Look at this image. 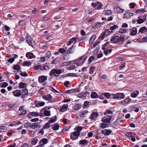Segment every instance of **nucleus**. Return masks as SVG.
<instances>
[{
  "label": "nucleus",
  "instance_id": "nucleus-41",
  "mask_svg": "<svg viewBox=\"0 0 147 147\" xmlns=\"http://www.w3.org/2000/svg\"><path fill=\"white\" fill-rule=\"evenodd\" d=\"M31 64L28 61H26L24 63L23 66H29Z\"/></svg>",
  "mask_w": 147,
  "mask_h": 147
},
{
  "label": "nucleus",
  "instance_id": "nucleus-17",
  "mask_svg": "<svg viewBox=\"0 0 147 147\" xmlns=\"http://www.w3.org/2000/svg\"><path fill=\"white\" fill-rule=\"evenodd\" d=\"M87 59L86 56H83L81 57L79 59V63H80V65H82L85 62V60Z\"/></svg>",
  "mask_w": 147,
  "mask_h": 147
},
{
  "label": "nucleus",
  "instance_id": "nucleus-53",
  "mask_svg": "<svg viewBox=\"0 0 147 147\" xmlns=\"http://www.w3.org/2000/svg\"><path fill=\"white\" fill-rule=\"evenodd\" d=\"M105 34H101L100 36L99 37V38L102 40L104 39V37H105Z\"/></svg>",
  "mask_w": 147,
  "mask_h": 147
},
{
  "label": "nucleus",
  "instance_id": "nucleus-6",
  "mask_svg": "<svg viewBox=\"0 0 147 147\" xmlns=\"http://www.w3.org/2000/svg\"><path fill=\"white\" fill-rule=\"evenodd\" d=\"M47 76H42L38 77V81L40 83H42L46 80L47 79Z\"/></svg>",
  "mask_w": 147,
  "mask_h": 147
},
{
  "label": "nucleus",
  "instance_id": "nucleus-18",
  "mask_svg": "<svg viewBox=\"0 0 147 147\" xmlns=\"http://www.w3.org/2000/svg\"><path fill=\"white\" fill-rule=\"evenodd\" d=\"M96 37V36L95 34H93L92 35L89 41L90 44H92L94 42Z\"/></svg>",
  "mask_w": 147,
  "mask_h": 147
},
{
  "label": "nucleus",
  "instance_id": "nucleus-54",
  "mask_svg": "<svg viewBox=\"0 0 147 147\" xmlns=\"http://www.w3.org/2000/svg\"><path fill=\"white\" fill-rule=\"evenodd\" d=\"M107 125L105 123H102L100 124V126L101 127L105 128L106 127Z\"/></svg>",
  "mask_w": 147,
  "mask_h": 147
},
{
  "label": "nucleus",
  "instance_id": "nucleus-8",
  "mask_svg": "<svg viewBox=\"0 0 147 147\" xmlns=\"http://www.w3.org/2000/svg\"><path fill=\"white\" fill-rule=\"evenodd\" d=\"M13 94L15 96L19 97L21 95V92L20 90H17L13 92Z\"/></svg>",
  "mask_w": 147,
  "mask_h": 147
},
{
  "label": "nucleus",
  "instance_id": "nucleus-30",
  "mask_svg": "<svg viewBox=\"0 0 147 147\" xmlns=\"http://www.w3.org/2000/svg\"><path fill=\"white\" fill-rule=\"evenodd\" d=\"M47 141L48 140L47 138H44L41 139V140L39 144H41L42 143L44 145L47 143Z\"/></svg>",
  "mask_w": 147,
  "mask_h": 147
},
{
  "label": "nucleus",
  "instance_id": "nucleus-35",
  "mask_svg": "<svg viewBox=\"0 0 147 147\" xmlns=\"http://www.w3.org/2000/svg\"><path fill=\"white\" fill-rule=\"evenodd\" d=\"M0 85L1 87L5 88L8 86V84L6 82H3L0 84Z\"/></svg>",
  "mask_w": 147,
  "mask_h": 147
},
{
  "label": "nucleus",
  "instance_id": "nucleus-37",
  "mask_svg": "<svg viewBox=\"0 0 147 147\" xmlns=\"http://www.w3.org/2000/svg\"><path fill=\"white\" fill-rule=\"evenodd\" d=\"M95 70V67H94L92 66L90 68V74H92L94 71Z\"/></svg>",
  "mask_w": 147,
  "mask_h": 147
},
{
  "label": "nucleus",
  "instance_id": "nucleus-58",
  "mask_svg": "<svg viewBox=\"0 0 147 147\" xmlns=\"http://www.w3.org/2000/svg\"><path fill=\"white\" fill-rule=\"evenodd\" d=\"M106 132L105 133V134L106 135H109L111 132V131L109 129L106 130Z\"/></svg>",
  "mask_w": 147,
  "mask_h": 147
},
{
  "label": "nucleus",
  "instance_id": "nucleus-64",
  "mask_svg": "<svg viewBox=\"0 0 147 147\" xmlns=\"http://www.w3.org/2000/svg\"><path fill=\"white\" fill-rule=\"evenodd\" d=\"M45 104V102H38V105L40 107L44 106Z\"/></svg>",
  "mask_w": 147,
  "mask_h": 147
},
{
  "label": "nucleus",
  "instance_id": "nucleus-63",
  "mask_svg": "<svg viewBox=\"0 0 147 147\" xmlns=\"http://www.w3.org/2000/svg\"><path fill=\"white\" fill-rule=\"evenodd\" d=\"M20 69V67L19 65H15L14 66L13 69L15 70H18Z\"/></svg>",
  "mask_w": 147,
  "mask_h": 147
},
{
  "label": "nucleus",
  "instance_id": "nucleus-7",
  "mask_svg": "<svg viewBox=\"0 0 147 147\" xmlns=\"http://www.w3.org/2000/svg\"><path fill=\"white\" fill-rule=\"evenodd\" d=\"M134 13H133L127 12L123 14V18L125 19H128L130 17L133 16Z\"/></svg>",
  "mask_w": 147,
  "mask_h": 147
},
{
  "label": "nucleus",
  "instance_id": "nucleus-32",
  "mask_svg": "<svg viewBox=\"0 0 147 147\" xmlns=\"http://www.w3.org/2000/svg\"><path fill=\"white\" fill-rule=\"evenodd\" d=\"M127 136L129 137H135L136 136V134L131 132H129L127 133Z\"/></svg>",
  "mask_w": 147,
  "mask_h": 147
},
{
  "label": "nucleus",
  "instance_id": "nucleus-46",
  "mask_svg": "<svg viewBox=\"0 0 147 147\" xmlns=\"http://www.w3.org/2000/svg\"><path fill=\"white\" fill-rule=\"evenodd\" d=\"M55 119L53 118H51L48 121V122L50 124L55 122Z\"/></svg>",
  "mask_w": 147,
  "mask_h": 147
},
{
  "label": "nucleus",
  "instance_id": "nucleus-21",
  "mask_svg": "<svg viewBox=\"0 0 147 147\" xmlns=\"http://www.w3.org/2000/svg\"><path fill=\"white\" fill-rule=\"evenodd\" d=\"M108 117H109V118H107L104 119H102V121L103 122H104L106 123H109L110 122L111 120V119L112 116H108Z\"/></svg>",
  "mask_w": 147,
  "mask_h": 147
},
{
  "label": "nucleus",
  "instance_id": "nucleus-12",
  "mask_svg": "<svg viewBox=\"0 0 147 147\" xmlns=\"http://www.w3.org/2000/svg\"><path fill=\"white\" fill-rule=\"evenodd\" d=\"M112 13V11L110 9H108L104 10L103 11L102 14L104 15H110Z\"/></svg>",
  "mask_w": 147,
  "mask_h": 147
},
{
  "label": "nucleus",
  "instance_id": "nucleus-61",
  "mask_svg": "<svg viewBox=\"0 0 147 147\" xmlns=\"http://www.w3.org/2000/svg\"><path fill=\"white\" fill-rule=\"evenodd\" d=\"M82 127L81 126L78 127H76V130L78 132H80V131L82 129Z\"/></svg>",
  "mask_w": 147,
  "mask_h": 147
},
{
  "label": "nucleus",
  "instance_id": "nucleus-36",
  "mask_svg": "<svg viewBox=\"0 0 147 147\" xmlns=\"http://www.w3.org/2000/svg\"><path fill=\"white\" fill-rule=\"evenodd\" d=\"M50 126V124L48 122L46 123L43 126V128L45 129L49 128Z\"/></svg>",
  "mask_w": 147,
  "mask_h": 147
},
{
  "label": "nucleus",
  "instance_id": "nucleus-56",
  "mask_svg": "<svg viewBox=\"0 0 147 147\" xmlns=\"http://www.w3.org/2000/svg\"><path fill=\"white\" fill-rule=\"evenodd\" d=\"M145 20H144L142 19H139L138 20L137 22L139 24H141L143 23Z\"/></svg>",
  "mask_w": 147,
  "mask_h": 147
},
{
  "label": "nucleus",
  "instance_id": "nucleus-26",
  "mask_svg": "<svg viewBox=\"0 0 147 147\" xmlns=\"http://www.w3.org/2000/svg\"><path fill=\"white\" fill-rule=\"evenodd\" d=\"M147 31V29L145 27H141L139 31V33H143Z\"/></svg>",
  "mask_w": 147,
  "mask_h": 147
},
{
  "label": "nucleus",
  "instance_id": "nucleus-5",
  "mask_svg": "<svg viewBox=\"0 0 147 147\" xmlns=\"http://www.w3.org/2000/svg\"><path fill=\"white\" fill-rule=\"evenodd\" d=\"M30 127L34 130L36 128H39L40 127V125L38 123H33L29 125Z\"/></svg>",
  "mask_w": 147,
  "mask_h": 147
},
{
  "label": "nucleus",
  "instance_id": "nucleus-19",
  "mask_svg": "<svg viewBox=\"0 0 147 147\" xmlns=\"http://www.w3.org/2000/svg\"><path fill=\"white\" fill-rule=\"evenodd\" d=\"M77 39V38L75 37L71 39L69 41V44H68L67 45H70L71 44L73 43H75L76 41V40Z\"/></svg>",
  "mask_w": 147,
  "mask_h": 147
},
{
  "label": "nucleus",
  "instance_id": "nucleus-16",
  "mask_svg": "<svg viewBox=\"0 0 147 147\" xmlns=\"http://www.w3.org/2000/svg\"><path fill=\"white\" fill-rule=\"evenodd\" d=\"M21 95L23 98L25 97L28 95V92L26 89H24L22 90L21 92Z\"/></svg>",
  "mask_w": 147,
  "mask_h": 147
},
{
  "label": "nucleus",
  "instance_id": "nucleus-52",
  "mask_svg": "<svg viewBox=\"0 0 147 147\" xmlns=\"http://www.w3.org/2000/svg\"><path fill=\"white\" fill-rule=\"evenodd\" d=\"M119 98L120 99L123 98L125 97V95L123 93H119Z\"/></svg>",
  "mask_w": 147,
  "mask_h": 147
},
{
  "label": "nucleus",
  "instance_id": "nucleus-25",
  "mask_svg": "<svg viewBox=\"0 0 147 147\" xmlns=\"http://www.w3.org/2000/svg\"><path fill=\"white\" fill-rule=\"evenodd\" d=\"M27 86V84L22 82H20L19 83V87L20 88H24L26 87Z\"/></svg>",
  "mask_w": 147,
  "mask_h": 147
},
{
  "label": "nucleus",
  "instance_id": "nucleus-27",
  "mask_svg": "<svg viewBox=\"0 0 147 147\" xmlns=\"http://www.w3.org/2000/svg\"><path fill=\"white\" fill-rule=\"evenodd\" d=\"M87 94L86 93H81L78 95V97L81 98H84L86 97Z\"/></svg>",
  "mask_w": 147,
  "mask_h": 147
},
{
  "label": "nucleus",
  "instance_id": "nucleus-49",
  "mask_svg": "<svg viewBox=\"0 0 147 147\" xmlns=\"http://www.w3.org/2000/svg\"><path fill=\"white\" fill-rule=\"evenodd\" d=\"M37 140H38L37 138H34L32 140L31 143L33 145H34L37 143Z\"/></svg>",
  "mask_w": 147,
  "mask_h": 147
},
{
  "label": "nucleus",
  "instance_id": "nucleus-38",
  "mask_svg": "<svg viewBox=\"0 0 147 147\" xmlns=\"http://www.w3.org/2000/svg\"><path fill=\"white\" fill-rule=\"evenodd\" d=\"M59 128V125L58 124H56L53 127H52V128L53 130H58Z\"/></svg>",
  "mask_w": 147,
  "mask_h": 147
},
{
  "label": "nucleus",
  "instance_id": "nucleus-13",
  "mask_svg": "<svg viewBox=\"0 0 147 147\" xmlns=\"http://www.w3.org/2000/svg\"><path fill=\"white\" fill-rule=\"evenodd\" d=\"M88 113V112L87 111H84L80 113V116L82 117H85L87 115Z\"/></svg>",
  "mask_w": 147,
  "mask_h": 147
},
{
  "label": "nucleus",
  "instance_id": "nucleus-42",
  "mask_svg": "<svg viewBox=\"0 0 147 147\" xmlns=\"http://www.w3.org/2000/svg\"><path fill=\"white\" fill-rule=\"evenodd\" d=\"M80 65V63L79 62L75 63L74 64V65H72L71 66L72 67L74 68H75L76 67H78V66L80 65Z\"/></svg>",
  "mask_w": 147,
  "mask_h": 147
},
{
  "label": "nucleus",
  "instance_id": "nucleus-14",
  "mask_svg": "<svg viewBox=\"0 0 147 147\" xmlns=\"http://www.w3.org/2000/svg\"><path fill=\"white\" fill-rule=\"evenodd\" d=\"M26 56L27 58L30 59L35 58V57L34 55L33 54L30 52L27 53L26 54Z\"/></svg>",
  "mask_w": 147,
  "mask_h": 147
},
{
  "label": "nucleus",
  "instance_id": "nucleus-1",
  "mask_svg": "<svg viewBox=\"0 0 147 147\" xmlns=\"http://www.w3.org/2000/svg\"><path fill=\"white\" fill-rule=\"evenodd\" d=\"M125 36L124 35H121L120 36H113L111 38V42L113 43H117L120 44L123 43L125 40Z\"/></svg>",
  "mask_w": 147,
  "mask_h": 147
},
{
  "label": "nucleus",
  "instance_id": "nucleus-15",
  "mask_svg": "<svg viewBox=\"0 0 147 147\" xmlns=\"http://www.w3.org/2000/svg\"><path fill=\"white\" fill-rule=\"evenodd\" d=\"M40 70L41 71L45 70L47 71L49 70L50 69L49 67L46 65H41Z\"/></svg>",
  "mask_w": 147,
  "mask_h": 147
},
{
  "label": "nucleus",
  "instance_id": "nucleus-20",
  "mask_svg": "<svg viewBox=\"0 0 147 147\" xmlns=\"http://www.w3.org/2000/svg\"><path fill=\"white\" fill-rule=\"evenodd\" d=\"M42 98L44 99L49 101L52 98V96L48 94L46 95L43 96Z\"/></svg>",
  "mask_w": 147,
  "mask_h": 147
},
{
  "label": "nucleus",
  "instance_id": "nucleus-2",
  "mask_svg": "<svg viewBox=\"0 0 147 147\" xmlns=\"http://www.w3.org/2000/svg\"><path fill=\"white\" fill-rule=\"evenodd\" d=\"M51 107H46L42 109L40 111L41 114H43L45 116H49L51 115L50 109Z\"/></svg>",
  "mask_w": 147,
  "mask_h": 147
},
{
  "label": "nucleus",
  "instance_id": "nucleus-34",
  "mask_svg": "<svg viewBox=\"0 0 147 147\" xmlns=\"http://www.w3.org/2000/svg\"><path fill=\"white\" fill-rule=\"evenodd\" d=\"M127 31V30L125 29H120L119 30V32L120 33L123 34L126 33Z\"/></svg>",
  "mask_w": 147,
  "mask_h": 147
},
{
  "label": "nucleus",
  "instance_id": "nucleus-59",
  "mask_svg": "<svg viewBox=\"0 0 147 147\" xmlns=\"http://www.w3.org/2000/svg\"><path fill=\"white\" fill-rule=\"evenodd\" d=\"M75 92V89H71V90H68L66 91V93H74Z\"/></svg>",
  "mask_w": 147,
  "mask_h": 147
},
{
  "label": "nucleus",
  "instance_id": "nucleus-33",
  "mask_svg": "<svg viewBox=\"0 0 147 147\" xmlns=\"http://www.w3.org/2000/svg\"><path fill=\"white\" fill-rule=\"evenodd\" d=\"M80 107L81 106L80 104H77L75 105L73 108L75 110H78L80 109Z\"/></svg>",
  "mask_w": 147,
  "mask_h": 147
},
{
  "label": "nucleus",
  "instance_id": "nucleus-10",
  "mask_svg": "<svg viewBox=\"0 0 147 147\" xmlns=\"http://www.w3.org/2000/svg\"><path fill=\"white\" fill-rule=\"evenodd\" d=\"M98 115L99 114L97 113H92L90 118L91 119V120H93L97 118Z\"/></svg>",
  "mask_w": 147,
  "mask_h": 147
},
{
  "label": "nucleus",
  "instance_id": "nucleus-43",
  "mask_svg": "<svg viewBox=\"0 0 147 147\" xmlns=\"http://www.w3.org/2000/svg\"><path fill=\"white\" fill-rule=\"evenodd\" d=\"M98 5H97V9H100L103 6V5L99 2H98Z\"/></svg>",
  "mask_w": 147,
  "mask_h": 147
},
{
  "label": "nucleus",
  "instance_id": "nucleus-55",
  "mask_svg": "<svg viewBox=\"0 0 147 147\" xmlns=\"http://www.w3.org/2000/svg\"><path fill=\"white\" fill-rule=\"evenodd\" d=\"M102 26V24L101 23L97 22L96 23L95 25V26L97 28H99Z\"/></svg>",
  "mask_w": 147,
  "mask_h": 147
},
{
  "label": "nucleus",
  "instance_id": "nucleus-39",
  "mask_svg": "<svg viewBox=\"0 0 147 147\" xmlns=\"http://www.w3.org/2000/svg\"><path fill=\"white\" fill-rule=\"evenodd\" d=\"M40 45L42 46L43 48H47L48 47V44L46 43H41Z\"/></svg>",
  "mask_w": 147,
  "mask_h": 147
},
{
  "label": "nucleus",
  "instance_id": "nucleus-11",
  "mask_svg": "<svg viewBox=\"0 0 147 147\" xmlns=\"http://www.w3.org/2000/svg\"><path fill=\"white\" fill-rule=\"evenodd\" d=\"M131 33L130 35L131 36L135 35L137 32V29L136 28H134L130 30Z\"/></svg>",
  "mask_w": 147,
  "mask_h": 147
},
{
  "label": "nucleus",
  "instance_id": "nucleus-28",
  "mask_svg": "<svg viewBox=\"0 0 147 147\" xmlns=\"http://www.w3.org/2000/svg\"><path fill=\"white\" fill-rule=\"evenodd\" d=\"M80 144L81 145H86L88 144V141L86 140H80Z\"/></svg>",
  "mask_w": 147,
  "mask_h": 147
},
{
  "label": "nucleus",
  "instance_id": "nucleus-24",
  "mask_svg": "<svg viewBox=\"0 0 147 147\" xmlns=\"http://www.w3.org/2000/svg\"><path fill=\"white\" fill-rule=\"evenodd\" d=\"M139 92L138 91H136L135 92H133L131 94V96L132 98H135L139 94Z\"/></svg>",
  "mask_w": 147,
  "mask_h": 147
},
{
  "label": "nucleus",
  "instance_id": "nucleus-62",
  "mask_svg": "<svg viewBox=\"0 0 147 147\" xmlns=\"http://www.w3.org/2000/svg\"><path fill=\"white\" fill-rule=\"evenodd\" d=\"M66 51V50L63 48H60L59 49V52L61 53H63Z\"/></svg>",
  "mask_w": 147,
  "mask_h": 147
},
{
  "label": "nucleus",
  "instance_id": "nucleus-48",
  "mask_svg": "<svg viewBox=\"0 0 147 147\" xmlns=\"http://www.w3.org/2000/svg\"><path fill=\"white\" fill-rule=\"evenodd\" d=\"M104 93H101L99 95V98L101 99H103L105 98V96Z\"/></svg>",
  "mask_w": 147,
  "mask_h": 147
},
{
  "label": "nucleus",
  "instance_id": "nucleus-9",
  "mask_svg": "<svg viewBox=\"0 0 147 147\" xmlns=\"http://www.w3.org/2000/svg\"><path fill=\"white\" fill-rule=\"evenodd\" d=\"M68 105L67 104H64L59 109V111L61 112H64L67 110L68 108Z\"/></svg>",
  "mask_w": 147,
  "mask_h": 147
},
{
  "label": "nucleus",
  "instance_id": "nucleus-45",
  "mask_svg": "<svg viewBox=\"0 0 147 147\" xmlns=\"http://www.w3.org/2000/svg\"><path fill=\"white\" fill-rule=\"evenodd\" d=\"M130 7L131 9L134 8L136 5V4L134 3H131L129 4Z\"/></svg>",
  "mask_w": 147,
  "mask_h": 147
},
{
  "label": "nucleus",
  "instance_id": "nucleus-4",
  "mask_svg": "<svg viewBox=\"0 0 147 147\" xmlns=\"http://www.w3.org/2000/svg\"><path fill=\"white\" fill-rule=\"evenodd\" d=\"M26 41L28 44L32 47H33L35 45L34 41L30 36H27L26 39Z\"/></svg>",
  "mask_w": 147,
  "mask_h": 147
},
{
  "label": "nucleus",
  "instance_id": "nucleus-57",
  "mask_svg": "<svg viewBox=\"0 0 147 147\" xmlns=\"http://www.w3.org/2000/svg\"><path fill=\"white\" fill-rule=\"evenodd\" d=\"M104 93V96H105L107 98H109L110 96V94L109 93Z\"/></svg>",
  "mask_w": 147,
  "mask_h": 147
},
{
  "label": "nucleus",
  "instance_id": "nucleus-22",
  "mask_svg": "<svg viewBox=\"0 0 147 147\" xmlns=\"http://www.w3.org/2000/svg\"><path fill=\"white\" fill-rule=\"evenodd\" d=\"M91 97L92 98H99V95L95 92H93L91 93Z\"/></svg>",
  "mask_w": 147,
  "mask_h": 147
},
{
  "label": "nucleus",
  "instance_id": "nucleus-29",
  "mask_svg": "<svg viewBox=\"0 0 147 147\" xmlns=\"http://www.w3.org/2000/svg\"><path fill=\"white\" fill-rule=\"evenodd\" d=\"M131 99L129 98H125L124 101H123L122 103L123 104H127L129 103V102H131Z\"/></svg>",
  "mask_w": 147,
  "mask_h": 147
},
{
  "label": "nucleus",
  "instance_id": "nucleus-31",
  "mask_svg": "<svg viewBox=\"0 0 147 147\" xmlns=\"http://www.w3.org/2000/svg\"><path fill=\"white\" fill-rule=\"evenodd\" d=\"M146 12L145 10L144 9H137L136 10V12L138 13H144Z\"/></svg>",
  "mask_w": 147,
  "mask_h": 147
},
{
  "label": "nucleus",
  "instance_id": "nucleus-47",
  "mask_svg": "<svg viewBox=\"0 0 147 147\" xmlns=\"http://www.w3.org/2000/svg\"><path fill=\"white\" fill-rule=\"evenodd\" d=\"M95 58L94 56L90 57L88 59V63H90Z\"/></svg>",
  "mask_w": 147,
  "mask_h": 147
},
{
  "label": "nucleus",
  "instance_id": "nucleus-40",
  "mask_svg": "<svg viewBox=\"0 0 147 147\" xmlns=\"http://www.w3.org/2000/svg\"><path fill=\"white\" fill-rule=\"evenodd\" d=\"M118 26L117 25H114L112 26H111L110 28V29L111 30H113L116 29L118 28Z\"/></svg>",
  "mask_w": 147,
  "mask_h": 147
},
{
  "label": "nucleus",
  "instance_id": "nucleus-44",
  "mask_svg": "<svg viewBox=\"0 0 147 147\" xmlns=\"http://www.w3.org/2000/svg\"><path fill=\"white\" fill-rule=\"evenodd\" d=\"M112 49H107L104 51V53L107 55L109 53H111V52Z\"/></svg>",
  "mask_w": 147,
  "mask_h": 147
},
{
  "label": "nucleus",
  "instance_id": "nucleus-60",
  "mask_svg": "<svg viewBox=\"0 0 147 147\" xmlns=\"http://www.w3.org/2000/svg\"><path fill=\"white\" fill-rule=\"evenodd\" d=\"M20 75L22 76L26 77L28 76L26 72H22L20 73Z\"/></svg>",
  "mask_w": 147,
  "mask_h": 147
},
{
  "label": "nucleus",
  "instance_id": "nucleus-23",
  "mask_svg": "<svg viewBox=\"0 0 147 147\" xmlns=\"http://www.w3.org/2000/svg\"><path fill=\"white\" fill-rule=\"evenodd\" d=\"M115 11L119 13H123L124 10L121 9L120 7L116 6L115 7Z\"/></svg>",
  "mask_w": 147,
  "mask_h": 147
},
{
  "label": "nucleus",
  "instance_id": "nucleus-50",
  "mask_svg": "<svg viewBox=\"0 0 147 147\" xmlns=\"http://www.w3.org/2000/svg\"><path fill=\"white\" fill-rule=\"evenodd\" d=\"M73 134V135L75 136H79L80 134V132H78L76 131H75L72 133Z\"/></svg>",
  "mask_w": 147,
  "mask_h": 147
},
{
  "label": "nucleus",
  "instance_id": "nucleus-51",
  "mask_svg": "<svg viewBox=\"0 0 147 147\" xmlns=\"http://www.w3.org/2000/svg\"><path fill=\"white\" fill-rule=\"evenodd\" d=\"M31 114L32 116H34L35 117H37L39 116L38 113L34 112H31Z\"/></svg>",
  "mask_w": 147,
  "mask_h": 147
},
{
  "label": "nucleus",
  "instance_id": "nucleus-3",
  "mask_svg": "<svg viewBox=\"0 0 147 147\" xmlns=\"http://www.w3.org/2000/svg\"><path fill=\"white\" fill-rule=\"evenodd\" d=\"M61 72V71L60 69H53L50 72L49 74L51 76H57L59 75Z\"/></svg>",
  "mask_w": 147,
  "mask_h": 147
}]
</instances>
